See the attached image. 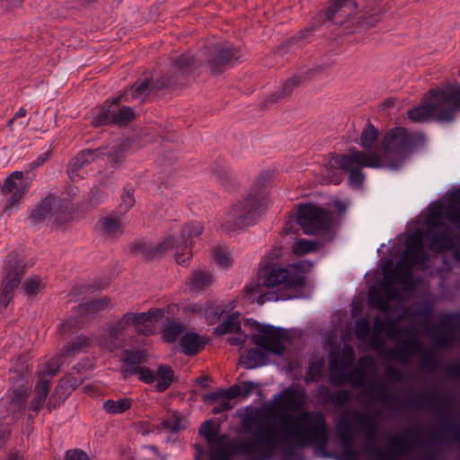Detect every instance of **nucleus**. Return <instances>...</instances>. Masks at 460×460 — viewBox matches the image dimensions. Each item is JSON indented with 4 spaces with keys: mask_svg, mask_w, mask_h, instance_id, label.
I'll return each mask as SVG.
<instances>
[{
    "mask_svg": "<svg viewBox=\"0 0 460 460\" xmlns=\"http://www.w3.org/2000/svg\"><path fill=\"white\" fill-rule=\"evenodd\" d=\"M306 403V394L304 389L288 387L283 390L277 402V407L285 411L279 414L280 434L286 439L293 441L299 447H314L318 451L326 448L330 432L324 414L316 411H301ZM272 422L276 424L273 420Z\"/></svg>",
    "mask_w": 460,
    "mask_h": 460,
    "instance_id": "nucleus-1",
    "label": "nucleus"
},
{
    "mask_svg": "<svg viewBox=\"0 0 460 460\" xmlns=\"http://www.w3.org/2000/svg\"><path fill=\"white\" fill-rule=\"evenodd\" d=\"M244 430L251 438L232 445L225 435L210 444V460H230L234 453L257 455L260 460L270 459L279 447V432L272 422V406L247 411L242 419Z\"/></svg>",
    "mask_w": 460,
    "mask_h": 460,
    "instance_id": "nucleus-2",
    "label": "nucleus"
},
{
    "mask_svg": "<svg viewBox=\"0 0 460 460\" xmlns=\"http://www.w3.org/2000/svg\"><path fill=\"white\" fill-rule=\"evenodd\" d=\"M427 215L423 227V240L429 243V249L436 252L455 250L454 254L460 261V251L456 245L460 243V234L446 224L452 223L460 229V203H433Z\"/></svg>",
    "mask_w": 460,
    "mask_h": 460,
    "instance_id": "nucleus-3",
    "label": "nucleus"
},
{
    "mask_svg": "<svg viewBox=\"0 0 460 460\" xmlns=\"http://www.w3.org/2000/svg\"><path fill=\"white\" fill-rule=\"evenodd\" d=\"M460 76V71L458 72ZM460 112V84L447 83L429 89L420 105L408 111V119L413 122L437 121L450 123Z\"/></svg>",
    "mask_w": 460,
    "mask_h": 460,
    "instance_id": "nucleus-4",
    "label": "nucleus"
},
{
    "mask_svg": "<svg viewBox=\"0 0 460 460\" xmlns=\"http://www.w3.org/2000/svg\"><path fill=\"white\" fill-rule=\"evenodd\" d=\"M380 165L381 162L376 153H365L354 148L346 155L332 154L320 168L317 180L321 184H340L343 181V173L349 172V186L360 189L365 181L362 168Z\"/></svg>",
    "mask_w": 460,
    "mask_h": 460,
    "instance_id": "nucleus-5",
    "label": "nucleus"
},
{
    "mask_svg": "<svg viewBox=\"0 0 460 460\" xmlns=\"http://www.w3.org/2000/svg\"><path fill=\"white\" fill-rule=\"evenodd\" d=\"M429 260V255L423 244V232L421 229H416L406 236L405 250L401 260L385 274L390 275L392 284L395 282L412 289L415 288L412 266L426 268Z\"/></svg>",
    "mask_w": 460,
    "mask_h": 460,
    "instance_id": "nucleus-6",
    "label": "nucleus"
},
{
    "mask_svg": "<svg viewBox=\"0 0 460 460\" xmlns=\"http://www.w3.org/2000/svg\"><path fill=\"white\" fill-rule=\"evenodd\" d=\"M424 140L423 134L410 133L402 127H396L388 130L382 143L384 157L376 154L381 162L378 168L400 169L417 143H423Z\"/></svg>",
    "mask_w": 460,
    "mask_h": 460,
    "instance_id": "nucleus-7",
    "label": "nucleus"
},
{
    "mask_svg": "<svg viewBox=\"0 0 460 460\" xmlns=\"http://www.w3.org/2000/svg\"><path fill=\"white\" fill-rule=\"evenodd\" d=\"M163 311L160 309H150L147 312L138 314L127 312L116 321L109 323L105 329V339L111 343V349L116 347L119 338L127 332L130 325L135 327L138 334L151 335L153 330L149 323L153 321H158L163 316Z\"/></svg>",
    "mask_w": 460,
    "mask_h": 460,
    "instance_id": "nucleus-8",
    "label": "nucleus"
},
{
    "mask_svg": "<svg viewBox=\"0 0 460 460\" xmlns=\"http://www.w3.org/2000/svg\"><path fill=\"white\" fill-rule=\"evenodd\" d=\"M295 218L305 234H326L333 226L332 213L313 203H301L297 208Z\"/></svg>",
    "mask_w": 460,
    "mask_h": 460,
    "instance_id": "nucleus-9",
    "label": "nucleus"
},
{
    "mask_svg": "<svg viewBox=\"0 0 460 460\" xmlns=\"http://www.w3.org/2000/svg\"><path fill=\"white\" fill-rule=\"evenodd\" d=\"M128 93L119 95L111 102H105L93 111L92 123L94 126L115 125L126 126L136 117L135 111L128 106L120 105L121 102H129Z\"/></svg>",
    "mask_w": 460,
    "mask_h": 460,
    "instance_id": "nucleus-10",
    "label": "nucleus"
},
{
    "mask_svg": "<svg viewBox=\"0 0 460 460\" xmlns=\"http://www.w3.org/2000/svg\"><path fill=\"white\" fill-rule=\"evenodd\" d=\"M25 268L15 252H10L5 261L4 274L0 286V312L13 300L15 289L21 284Z\"/></svg>",
    "mask_w": 460,
    "mask_h": 460,
    "instance_id": "nucleus-11",
    "label": "nucleus"
},
{
    "mask_svg": "<svg viewBox=\"0 0 460 460\" xmlns=\"http://www.w3.org/2000/svg\"><path fill=\"white\" fill-rule=\"evenodd\" d=\"M265 210V203H235L226 215L222 227L232 232L253 225Z\"/></svg>",
    "mask_w": 460,
    "mask_h": 460,
    "instance_id": "nucleus-12",
    "label": "nucleus"
},
{
    "mask_svg": "<svg viewBox=\"0 0 460 460\" xmlns=\"http://www.w3.org/2000/svg\"><path fill=\"white\" fill-rule=\"evenodd\" d=\"M74 203H40L31 212L30 219L37 224L47 219L62 225L78 218Z\"/></svg>",
    "mask_w": 460,
    "mask_h": 460,
    "instance_id": "nucleus-13",
    "label": "nucleus"
},
{
    "mask_svg": "<svg viewBox=\"0 0 460 460\" xmlns=\"http://www.w3.org/2000/svg\"><path fill=\"white\" fill-rule=\"evenodd\" d=\"M288 332L271 325L259 324L257 332L251 337L252 341L261 349L281 356L285 351L284 342L288 340Z\"/></svg>",
    "mask_w": 460,
    "mask_h": 460,
    "instance_id": "nucleus-14",
    "label": "nucleus"
},
{
    "mask_svg": "<svg viewBox=\"0 0 460 460\" xmlns=\"http://www.w3.org/2000/svg\"><path fill=\"white\" fill-rule=\"evenodd\" d=\"M121 374L125 379L137 376L138 379L146 384H152L155 381V371L147 367L140 366L147 361L144 350L126 349L121 357Z\"/></svg>",
    "mask_w": 460,
    "mask_h": 460,
    "instance_id": "nucleus-15",
    "label": "nucleus"
},
{
    "mask_svg": "<svg viewBox=\"0 0 460 460\" xmlns=\"http://www.w3.org/2000/svg\"><path fill=\"white\" fill-rule=\"evenodd\" d=\"M402 295L394 284L389 274H384V280L379 288H371L368 292V302L370 306L378 309L383 313L390 311V302L393 300L401 301Z\"/></svg>",
    "mask_w": 460,
    "mask_h": 460,
    "instance_id": "nucleus-16",
    "label": "nucleus"
},
{
    "mask_svg": "<svg viewBox=\"0 0 460 460\" xmlns=\"http://www.w3.org/2000/svg\"><path fill=\"white\" fill-rule=\"evenodd\" d=\"M131 208L128 203L120 204L111 214L102 217L96 223V231L106 239L117 240L123 234L122 220Z\"/></svg>",
    "mask_w": 460,
    "mask_h": 460,
    "instance_id": "nucleus-17",
    "label": "nucleus"
},
{
    "mask_svg": "<svg viewBox=\"0 0 460 460\" xmlns=\"http://www.w3.org/2000/svg\"><path fill=\"white\" fill-rule=\"evenodd\" d=\"M355 352L353 348L345 344L339 358H332L329 364V382L333 386L344 385L345 372L353 365Z\"/></svg>",
    "mask_w": 460,
    "mask_h": 460,
    "instance_id": "nucleus-18",
    "label": "nucleus"
},
{
    "mask_svg": "<svg viewBox=\"0 0 460 460\" xmlns=\"http://www.w3.org/2000/svg\"><path fill=\"white\" fill-rule=\"evenodd\" d=\"M305 284V278L297 273H290L283 268L270 269L262 277V285L266 288H298Z\"/></svg>",
    "mask_w": 460,
    "mask_h": 460,
    "instance_id": "nucleus-19",
    "label": "nucleus"
},
{
    "mask_svg": "<svg viewBox=\"0 0 460 460\" xmlns=\"http://www.w3.org/2000/svg\"><path fill=\"white\" fill-rule=\"evenodd\" d=\"M239 58L238 50L230 43L219 42L208 59V67L212 73H220L233 61Z\"/></svg>",
    "mask_w": 460,
    "mask_h": 460,
    "instance_id": "nucleus-20",
    "label": "nucleus"
},
{
    "mask_svg": "<svg viewBox=\"0 0 460 460\" xmlns=\"http://www.w3.org/2000/svg\"><path fill=\"white\" fill-rule=\"evenodd\" d=\"M31 181L24 178L21 171L13 172L3 181L0 190L11 197L12 201H19L29 190Z\"/></svg>",
    "mask_w": 460,
    "mask_h": 460,
    "instance_id": "nucleus-21",
    "label": "nucleus"
},
{
    "mask_svg": "<svg viewBox=\"0 0 460 460\" xmlns=\"http://www.w3.org/2000/svg\"><path fill=\"white\" fill-rule=\"evenodd\" d=\"M358 6L355 0H335L325 11L326 19L335 24H343L356 15Z\"/></svg>",
    "mask_w": 460,
    "mask_h": 460,
    "instance_id": "nucleus-22",
    "label": "nucleus"
},
{
    "mask_svg": "<svg viewBox=\"0 0 460 460\" xmlns=\"http://www.w3.org/2000/svg\"><path fill=\"white\" fill-rule=\"evenodd\" d=\"M29 388L19 385L8 391L6 394V411L13 419H21L26 410Z\"/></svg>",
    "mask_w": 460,
    "mask_h": 460,
    "instance_id": "nucleus-23",
    "label": "nucleus"
},
{
    "mask_svg": "<svg viewBox=\"0 0 460 460\" xmlns=\"http://www.w3.org/2000/svg\"><path fill=\"white\" fill-rule=\"evenodd\" d=\"M240 396L238 385H234L228 389L212 392L202 397L203 402H215L211 411L214 414H219L223 411H229L233 408L231 400Z\"/></svg>",
    "mask_w": 460,
    "mask_h": 460,
    "instance_id": "nucleus-24",
    "label": "nucleus"
},
{
    "mask_svg": "<svg viewBox=\"0 0 460 460\" xmlns=\"http://www.w3.org/2000/svg\"><path fill=\"white\" fill-rule=\"evenodd\" d=\"M422 352L421 342L416 334L403 340L401 346L387 351L390 356L398 358L402 363H408L411 356L421 354Z\"/></svg>",
    "mask_w": 460,
    "mask_h": 460,
    "instance_id": "nucleus-25",
    "label": "nucleus"
},
{
    "mask_svg": "<svg viewBox=\"0 0 460 460\" xmlns=\"http://www.w3.org/2000/svg\"><path fill=\"white\" fill-rule=\"evenodd\" d=\"M375 367V361L369 356L362 357L358 359V366L349 371L345 372L344 385L349 383L350 385L356 388L362 387L367 379L366 369H372Z\"/></svg>",
    "mask_w": 460,
    "mask_h": 460,
    "instance_id": "nucleus-26",
    "label": "nucleus"
},
{
    "mask_svg": "<svg viewBox=\"0 0 460 460\" xmlns=\"http://www.w3.org/2000/svg\"><path fill=\"white\" fill-rule=\"evenodd\" d=\"M175 240L173 237H169L159 245L154 247L150 243L143 242L133 243L129 246V252L137 256H143L145 258H152L156 254H161L168 250L174 248Z\"/></svg>",
    "mask_w": 460,
    "mask_h": 460,
    "instance_id": "nucleus-27",
    "label": "nucleus"
},
{
    "mask_svg": "<svg viewBox=\"0 0 460 460\" xmlns=\"http://www.w3.org/2000/svg\"><path fill=\"white\" fill-rule=\"evenodd\" d=\"M274 178V172L270 170L261 172L255 178L250 187L249 195L253 201H260L267 198Z\"/></svg>",
    "mask_w": 460,
    "mask_h": 460,
    "instance_id": "nucleus-28",
    "label": "nucleus"
},
{
    "mask_svg": "<svg viewBox=\"0 0 460 460\" xmlns=\"http://www.w3.org/2000/svg\"><path fill=\"white\" fill-rule=\"evenodd\" d=\"M102 154L100 149H86L78 153L71 159L67 165V174L72 181L79 177V171L85 165L93 162Z\"/></svg>",
    "mask_w": 460,
    "mask_h": 460,
    "instance_id": "nucleus-29",
    "label": "nucleus"
},
{
    "mask_svg": "<svg viewBox=\"0 0 460 460\" xmlns=\"http://www.w3.org/2000/svg\"><path fill=\"white\" fill-rule=\"evenodd\" d=\"M49 379L45 378L42 376H39L34 388V397L29 405V411H32L35 415H37L42 408V404L49 395Z\"/></svg>",
    "mask_w": 460,
    "mask_h": 460,
    "instance_id": "nucleus-30",
    "label": "nucleus"
},
{
    "mask_svg": "<svg viewBox=\"0 0 460 460\" xmlns=\"http://www.w3.org/2000/svg\"><path fill=\"white\" fill-rule=\"evenodd\" d=\"M350 421L361 426L365 429L367 441L365 449L366 451H368L373 447V442L376 434V426L375 422L369 415L365 412L355 413Z\"/></svg>",
    "mask_w": 460,
    "mask_h": 460,
    "instance_id": "nucleus-31",
    "label": "nucleus"
},
{
    "mask_svg": "<svg viewBox=\"0 0 460 460\" xmlns=\"http://www.w3.org/2000/svg\"><path fill=\"white\" fill-rule=\"evenodd\" d=\"M318 396L322 398L325 402H331L335 407H344L349 403L351 398V394L347 390H338L333 394H331L330 389L325 385H321L318 388Z\"/></svg>",
    "mask_w": 460,
    "mask_h": 460,
    "instance_id": "nucleus-32",
    "label": "nucleus"
},
{
    "mask_svg": "<svg viewBox=\"0 0 460 460\" xmlns=\"http://www.w3.org/2000/svg\"><path fill=\"white\" fill-rule=\"evenodd\" d=\"M157 383L155 385V391L163 393L167 390L174 380V372L169 365L161 364L155 372Z\"/></svg>",
    "mask_w": 460,
    "mask_h": 460,
    "instance_id": "nucleus-33",
    "label": "nucleus"
},
{
    "mask_svg": "<svg viewBox=\"0 0 460 460\" xmlns=\"http://www.w3.org/2000/svg\"><path fill=\"white\" fill-rule=\"evenodd\" d=\"M227 312L228 309L221 302H207L203 305H199V313L204 315L210 324L217 323Z\"/></svg>",
    "mask_w": 460,
    "mask_h": 460,
    "instance_id": "nucleus-34",
    "label": "nucleus"
},
{
    "mask_svg": "<svg viewBox=\"0 0 460 460\" xmlns=\"http://www.w3.org/2000/svg\"><path fill=\"white\" fill-rule=\"evenodd\" d=\"M91 345L90 339L84 336L77 337L75 340L67 343L61 349V357L72 358L81 352L86 351Z\"/></svg>",
    "mask_w": 460,
    "mask_h": 460,
    "instance_id": "nucleus-35",
    "label": "nucleus"
},
{
    "mask_svg": "<svg viewBox=\"0 0 460 460\" xmlns=\"http://www.w3.org/2000/svg\"><path fill=\"white\" fill-rule=\"evenodd\" d=\"M181 346L186 355H194L203 348V342L199 334L189 332L181 337Z\"/></svg>",
    "mask_w": 460,
    "mask_h": 460,
    "instance_id": "nucleus-36",
    "label": "nucleus"
},
{
    "mask_svg": "<svg viewBox=\"0 0 460 460\" xmlns=\"http://www.w3.org/2000/svg\"><path fill=\"white\" fill-rule=\"evenodd\" d=\"M239 313L232 314L227 319L217 326L214 334L222 336L229 332L239 333L241 332V324L239 322Z\"/></svg>",
    "mask_w": 460,
    "mask_h": 460,
    "instance_id": "nucleus-37",
    "label": "nucleus"
},
{
    "mask_svg": "<svg viewBox=\"0 0 460 460\" xmlns=\"http://www.w3.org/2000/svg\"><path fill=\"white\" fill-rule=\"evenodd\" d=\"M242 364L248 369L263 366L267 363L265 354L258 349H250L242 358Z\"/></svg>",
    "mask_w": 460,
    "mask_h": 460,
    "instance_id": "nucleus-38",
    "label": "nucleus"
},
{
    "mask_svg": "<svg viewBox=\"0 0 460 460\" xmlns=\"http://www.w3.org/2000/svg\"><path fill=\"white\" fill-rule=\"evenodd\" d=\"M389 443L391 446V452L395 456H405L409 454L413 447V445L410 439L406 438H401L398 436L391 437L389 439Z\"/></svg>",
    "mask_w": 460,
    "mask_h": 460,
    "instance_id": "nucleus-39",
    "label": "nucleus"
},
{
    "mask_svg": "<svg viewBox=\"0 0 460 460\" xmlns=\"http://www.w3.org/2000/svg\"><path fill=\"white\" fill-rule=\"evenodd\" d=\"M111 306V301L108 297H102L100 299H95L91 302H87L84 304H81L78 306V311L80 315H84L88 313L95 314L99 311L104 310L108 307Z\"/></svg>",
    "mask_w": 460,
    "mask_h": 460,
    "instance_id": "nucleus-40",
    "label": "nucleus"
},
{
    "mask_svg": "<svg viewBox=\"0 0 460 460\" xmlns=\"http://www.w3.org/2000/svg\"><path fill=\"white\" fill-rule=\"evenodd\" d=\"M213 276L203 270H195L190 278V285L193 290H204L213 283Z\"/></svg>",
    "mask_w": 460,
    "mask_h": 460,
    "instance_id": "nucleus-41",
    "label": "nucleus"
},
{
    "mask_svg": "<svg viewBox=\"0 0 460 460\" xmlns=\"http://www.w3.org/2000/svg\"><path fill=\"white\" fill-rule=\"evenodd\" d=\"M132 401L129 398L119 400H107L103 402V409L109 414H121L130 409Z\"/></svg>",
    "mask_w": 460,
    "mask_h": 460,
    "instance_id": "nucleus-42",
    "label": "nucleus"
},
{
    "mask_svg": "<svg viewBox=\"0 0 460 460\" xmlns=\"http://www.w3.org/2000/svg\"><path fill=\"white\" fill-rule=\"evenodd\" d=\"M199 434L206 439L208 446L224 436L219 434L218 426L211 420L202 423L199 428Z\"/></svg>",
    "mask_w": 460,
    "mask_h": 460,
    "instance_id": "nucleus-43",
    "label": "nucleus"
},
{
    "mask_svg": "<svg viewBox=\"0 0 460 460\" xmlns=\"http://www.w3.org/2000/svg\"><path fill=\"white\" fill-rule=\"evenodd\" d=\"M64 358L65 357H61V352H59L45 364L44 368L39 372V376L49 378L50 381L51 378L58 373L61 366L64 364Z\"/></svg>",
    "mask_w": 460,
    "mask_h": 460,
    "instance_id": "nucleus-44",
    "label": "nucleus"
},
{
    "mask_svg": "<svg viewBox=\"0 0 460 460\" xmlns=\"http://www.w3.org/2000/svg\"><path fill=\"white\" fill-rule=\"evenodd\" d=\"M22 288L26 296H31L38 295L40 291L44 289L45 282L40 277L33 275L28 277L24 280Z\"/></svg>",
    "mask_w": 460,
    "mask_h": 460,
    "instance_id": "nucleus-45",
    "label": "nucleus"
},
{
    "mask_svg": "<svg viewBox=\"0 0 460 460\" xmlns=\"http://www.w3.org/2000/svg\"><path fill=\"white\" fill-rule=\"evenodd\" d=\"M337 437L342 444H353L354 434L351 430L349 420L341 418L337 423Z\"/></svg>",
    "mask_w": 460,
    "mask_h": 460,
    "instance_id": "nucleus-46",
    "label": "nucleus"
},
{
    "mask_svg": "<svg viewBox=\"0 0 460 460\" xmlns=\"http://www.w3.org/2000/svg\"><path fill=\"white\" fill-rule=\"evenodd\" d=\"M149 87L150 82L148 80L137 82L130 87V89L125 91L122 95L128 93V96L129 98V102L132 100H137L147 94Z\"/></svg>",
    "mask_w": 460,
    "mask_h": 460,
    "instance_id": "nucleus-47",
    "label": "nucleus"
},
{
    "mask_svg": "<svg viewBox=\"0 0 460 460\" xmlns=\"http://www.w3.org/2000/svg\"><path fill=\"white\" fill-rule=\"evenodd\" d=\"M377 138V129L370 123H368L363 129L360 136V145L365 149L372 148Z\"/></svg>",
    "mask_w": 460,
    "mask_h": 460,
    "instance_id": "nucleus-48",
    "label": "nucleus"
},
{
    "mask_svg": "<svg viewBox=\"0 0 460 460\" xmlns=\"http://www.w3.org/2000/svg\"><path fill=\"white\" fill-rule=\"evenodd\" d=\"M317 243L315 241H308L305 239H298L292 246V252L298 256H303L315 251Z\"/></svg>",
    "mask_w": 460,
    "mask_h": 460,
    "instance_id": "nucleus-49",
    "label": "nucleus"
},
{
    "mask_svg": "<svg viewBox=\"0 0 460 460\" xmlns=\"http://www.w3.org/2000/svg\"><path fill=\"white\" fill-rule=\"evenodd\" d=\"M184 420L178 414H172L161 422L163 429L172 432H177L185 429Z\"/></svg>",
    "mask_w": 460,
    "mask_h": 460,
    "instance_id": "nucleus-50",
    "label": "nucleus"
},
{
    "mask_svg": "<svg viewBox=\"0 0 460 460\" xmlns=\"http://www.w3.org/2000/svg\"><path fill=\"white\" fill-rule=\"evenodd\" d=\"M184 327L180 323H170L164 330V338L170 342L175 341L183 332Z\"/></svg>",
    "mask_w": 460,
    "mask_h": 460,
    "instance_id": "nucleus-51",
    "label": "nucleus"
},
{
    "mask_svg": "<svg viewBox=\"0 0 460 460\" xmlns=\"http://www.w3.org/2000/svg\"><path fill=\"white\" fill-rule=\"evenodd\" d=\"M301 83L300 76H293L288 78L283 84L281 90L274 94L272 97L275 99L271 102H276L278 99L283 98L288 95L294 88L297 87Z\"/></svg>",
    "mask_w": 460,
    "mask_h": 460,
    "instance_id": "nucleus-52",
    "label": "nucleus"
},
{
    "mask_svg": "<svg viewBox=\"0 0 460 460\" xmlns=\"http://www.w3.org/2000/svg\"><path fill=\"white\" fill-rule=\"evenodd\" d=\"M202 233V227L198 225H187L185 226L181 234V238L182 239L185 247L189 246V242L194 238L200 235Z\"/></svg>",
    "mask_w": 460,
    "mask_h": 460,
    "instance_id": "nucleus-53",
    "label": "nucleus"
},
{
    "mask_svg": "<svg viewBox=\"0 0 460 460\" xmlns=\"http://www.w3.org/2000/svg\"><path fill=\"white\" fill-rule=\"evenodd\" d=\"M371 332L370 323L364 318H359L355 324V333L358 340L367 339Z\"/></svg>",
    "mask_w": 460,
    "mask_h": 460,
    "instance_id": "nucleus-54",
    "label": "nucleus"
},
{
    "mask_svg": "<svg viewBox=\"0 0 460 460\" xmlns=\"http://www.w3.org/2000/svg\"><path fill=\"white\" fill-rule=\"evenodd\" d=\"M420 365L423 368L434 370L438 367L439 360L432 352H422Z\"/></svg>",
    "mask_w": 460,
    "mask_h": 460,
    "instance_id": "nucleus-55",
    "label": "nucleus"
},
{
    "mask_svg": "<svg viewBox=\"0 0 460 460\" xmlns=\"http://www.w3.org/2000/svg\"><path fill=\"white\" fill-rule=\"evenodd\" d=\"M456 340L455 334L452 332H449L446 334L437 335L433 337L434 343L442 348L448 347L454 343Z\"/></svg>",
    "mask_w": 460,
    "mask_h": 460,
    "instance_id": "nucleus-56",
    "label": "nucleus"
},
{
    "mask_svg": "<svg viewBox=\"0 0 460 460\" xmlns=\"http://www.w3.org/2000/svg\"><path fill=\"white\" fill-rule=\"evenodd\" d=\"M193 64V58L189 54L181 55L178 59L175 60L174 65L178 70L181 73L187 72L188 68Z\"/></svg>",
    "mask_w": 460,
    "mask_h": 460,
    "instance_id": "nucleus-57",
    "label": "nucleus"
},
{
    "mask_svg": "<svg viewBox=\"0 0 460 460\" xmlns=\"http://www.w3.org/2000/svg\"><path fill=\"white\" fill-rule=\"evenodd\" d=\"M376 399L385 404H389L394 401V396L388 393L385 385H381L376 395Z\"/></svg>",
    "mask_w": 460,
    "mask_h": 460,
    "instance_id": "nucleus-58",
    "label": "nucleus"
},
{
    "mask_svg": "<svg viewBox=\"0 0 460 460\" xmlns=\"http://www.w3.org/2000/svg\"><path fill=\"white\" fill-rule=\"evenodd\" d=\"M321 376V367L317 364L314 363L311 364L308 370L305 373V382L306 383H312L315 381V378L317 376Z\"/></svg>",
    "mask_w": 460,
    "mask_h": 460,
    "instance_id": "nucleus-59",
    "label": "nucleus"
},
{
    "mask_svg": "<svg viewBox=\"0 0 460 460\" xmlns=\"http://www.w3.org/2000/svg\"><path fill=\"white\" fill-rule=\"evenodd\" d=\"M385 375L387 379L392 380L395 383H399L402 380V372L392 366H389L385 368Z\"/></svg>",
    "mask_w": 460,
    "mask_h": 460,
    "instance_id": "nucleus-60",
    "label": "nucleus"
},
{
    "mask_svg": "<svg viewBox=\"0 0 460 460\" xmlns=\"http://www.w3.org/2000/svg\"><path fill=\"white\" fill-rule=\"evenodd\" d=\"M66 460H90L88 455L81 449L67 450Z\"/></svg>",
    "mask_w": 460,
    "mask_h": 460,
    "instance_id": "nucleus-61",
    "label": "nucleus"
},
{
    "mask_svg": "<svg viewBox=\"0 0 460 460\" xmlns=\"http://www.w3.org/2000/svg\"><path fill=\"white\" fill-rule=\"evenodd\" d=\"M215 259L223 267H228L231 264L230 257L228 256L227 252L223 251L222 249H216L215 250Z\"/></svg>",
    "mask_w": 460,
    "mask_h": 460,
    "instance_id": "nucleus-62",
    "label": "nucleus"
},
{
    "mask_svg": "<svg viewBox=\"0 0 460 460\" xmlns=\"http://www.w3.org/2000/svg\"><path fill=\"white\" fill-rule=\"evenodd\" d=\"M51 156V150H48L43 154L40 155L34 161H32L29 167L31 170L37 169L41 166L44 163H46Z\"/></svg>",
    "mask_w": 460,
    "mask_h": 460,
    "instance_id": "nucleus-63",
    "label": "nucleus"
},
{
    "mask_svg": "<svg viewBox=\"0 0 460 460\" xmlns=\"http://www.w3.org/2000/svg\"><path fill=\"white\" fill-rule=\"evenodd\" d=\"M256 386L257 385L251 381L243 382L241 385H238L240 396L248 397L252 394Z\"/></svg>",
    "mask_w": 460,
    "mask_h": 460,
    "instance_id": "nucleus-64",
    "label": "nucleus"
}]
</instances>
